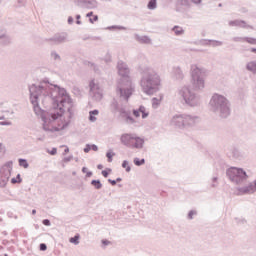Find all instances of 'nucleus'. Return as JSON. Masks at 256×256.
I'll use <instances>...</instances> for the list:
<instances>
[{
    "mask_svg": "<svg viewBox=\"0 0 256 256\" xmlns=\"http://www.w3.org/2000/svg\"><path fill=\"white\" fill-rule=\"evenodd\" d=\"M30 93V102L34 107V111H37L39 108V101H51L52 109L49 112H46L41 115V119L43 121L42 129L44 131H48L50 133H55L59 131H63L69 127V121L65 122L61 128L52 127L49 128L48 123H53V121H57L59 117H63L65 113V103L71 105L73 100L71 96L67 93L65 88H61L59 85L49 83V80L44 79L37 86L36 84H32L29 86Z\"/></svg>",
    "mask_w": 256,
    "mask_h": 256,
    "instance_id": "1",
    "label": "nucleus"
},
{
    "mask_svg": "<svg viewBox=\"0 0 256 256\" xmlns=\"http://www.w3.org/2000/svg\"><path fill=\"white\" fill-rule=\"evenodd\" d=\"M118 75H120V79L117 81L116 85V94L119 96V99L122 101L129 102L133 93H135V85L131 81V70L127 63L123 62V60L118 61L117 63Z\"/></svg>",
    "mask_w": 256,
    "mask_h": 256,
    "instance_id": "2",
    "label": "nucleus"
},
{
    "mask_svg": "<svg viewBox=\"0 0 256 256\" xmlns=\"http://www.w3.org/2000/svg\"><path fill=\"white\" fill-rule=\"evenodd\" d=\"M140 87L146 95H155L161 89V76L151 67H139Z\"/></svg>",
    "mask_w": 256,
    "mask_h": 256,
    "instance_id": "3",
    "label": "nucleus"
},
{
    "mask_svg": "<svg viewBox=\"0 0 256 256\" xmlns=\"http://www.w3.org/2000/svg\"><path fill=\"white\" fill-rule=\"evenodd\" d=\"M210 107L211 111L222 119H227L231 115V104L223 95L214 94L210 100Z\"/></svg>",
    "mask_w": 256,
    "mask_h": 256,
    "instance_id": "4",
    "label": "nucleus"
},
{
    "mask_svg": "<svg viewBox=\"0 0 256 256\" xmlns=\"http://www.w3.org/2000/svg\"><path fill=\"white\" fill-rule=\"evenodd\" d=\"M207 75V69L197 66V64L191 65V78L194 89H205V77Z\"/></svg>",
    "mask_w": 256,
    "mask_h": 256,
    "instance_id": "5",
    "label": "nucleus"
},
{
    "mask_svg": "<svg viewBox=\"0 0 256 256\" xmlns=\"http://www.w3.org/2000/svg\"><path fill=\"white\" fill-rule=\"evenodd\" d=\"M179 95L189 107H199L201 105V96L191 91L189 86H183L179 89Z\"/></svg>",
    "mask_w": 256,
    "mask_h": 256,
    "instance_id": "6",
    "label": "nucleus"
},
{
    "mask_svg": "<svg viewBox=\"0 0 256 256\" xmlns=\"http://www.w3.org/2000/svg\"><path fill=\"white\" fill-rule=\"evenodd\" d=\"M227 177L232 181V183H235L236 185H243L245 181H247L248 177L247 172L241 168H229L226 171Z\"/></svg>",
    "mask_w": 256,
    "mask_h": 256,
    "instance_id": "7",
    "label": "nucleus"
},
{
    "mask_svg": "<svg viewBox=\"0 0 256 256\" xmlns=\"http://www.w3.org/2000/svg\"><path fill=\"white\" fill-rule=\"evenodd\" d=\"M46 43L49 45H63L69 43V34L67 32H58L50 38L45 39Z\"/></svg>",
    "mask_w": 256,
    "mask_h": 256,
    "instance_id": "8",
    "label": "nucleus"
},
{
    "mask_svg": "<svg viewBox=\"0 0 256 256\" xmlns=\"http://www.w3.org/2000/svg\"><path fill=\"white\" fill-rule=\"evenodd\" d=\"M90 96L95 99V101H101L103 99V90L99 87V84H95V80L90 81Z\"/></svg>",
    "mask_w": 256,
    "mask_h": 256,
    "instance_id": "9",
    "label": "nucleus"
},
{
    "mask_svg": "<svg viewBox=\"0 0 256 256\" xmlns=\"http://www.w3.org/2000/svg\"><path fill=\"white\" fill-rule=\"evenodd\" d=\"M74 3L82 9H97L99 7L97 0H74Z\"/></svg>",
    "mask_w": 256,
    "mask_h": 256,
    "instance_id": "10",
    "label": "nucleus"
},
{
    "mask_svg": "<svg viewBox=\"0 0 256 256\" xmlns=\"http://www.w3.org/2000/svg\"><path fill=\"white\" fill-rule=\"evenodd\" d=\"M9 179H11V173L9 172V170H5V168H0L1 189H5V187H7V183H9Z\"/></svg>",
    "mask_w": 256,
    "mask_h": 256,
    "instance_id": "11",
    "label": "nucleus"
},
{
    "mask_svg": "<svg viewBox=\"0 0 256 256\" xmlns=\"http://www.w3.org/2000/svg\"><path fill=\"white\" fill-rule=\"evenodd\" d=\"M120 141L122 145H125V147H128L129 149H132L133 142L135 141V134H122L120 137Z\"/></svg>",
    "mask_w": 256,
    "mask_h": 256,
    "instance_id": "12",
    "label": "nucleus"
},
{
    "mask_svg": "<svg viewBox=\"0 0 256 256\" xmlns=\"http://www.w3.org/2000/svg\"><path fill=\"white\" fill-rule=\"evenodd\" d=\"M184 119V127H193L196 123H199V117L189 114H182Z\"/></svg>",
    "mask_w": 256,
    "mask_h": 256,
    "instance_id": "13",
    "label": "nucleus"
},
{
    "mask_svg": "<svg viewBox=\"0 0 256 256\" xmlns=\"http://www.w3.org/2000/svg\"><path fill=\"white\" fill-rule=\"evenodd\" d=\"M170 124L172 125V127H177L178 129H185L183 114L173 116Z\"/></svg>",
    "mask_w": 256,
    "mask_h": 256,
    "instance_id": "14",
    "label": "nucleus"
},
{
    "mask_svg": "<svg viewBox=\"0 0 256 256\" xmlns=\"http://www.w3.org/2000/svg\"><path fill=\"white\" fill-rule=\"evenodd\" d=\"M239 193H241V195H251L253 193H255L256 191V181L251 182L248 186H244V187H240L238 188Z\"/></svg>",
    "mask_w": 256,
    "mask_h": 256,
    "instance_id": "15",
    "label": "nucleus"
},
{
    "mask_svg": "<svg viewBox=\"0 0 256 256\" xmlns=\"http://www.w3.org/2000/svg\"><path fill=\"white\" fill-rule=\"evenodd\" d=\"M172 76L176 81H183L185 75L183 74V70H181V67L176 66L172 70Z\"/></svg>",
    "mask_w": 256,
    "mask_h": 256,
    "instance_id": "16",
    "label": "nucleus"
},
{
    "mask_svg": "<svg viewBox=\"0 0 256 256\" xmlns=\"http://www.w3.org/2000/svg\"><path fill=\"white\" fill-rule=\"evenodd\" d=\"M144 145H145V139L139 136H134L132 149H143Z\"/></svg>",
    "mask_w": 256,
    "mask_h": 256,
    "instance_id": "17",
    "label": "nucleus"
},
{
    "mask_svg": "<svg viewBox=\"0 0 256 256\" xmlns=\"http://www.w3.org/2000/svg\"><path fill=\"white\" fill-rule=\"evenodd\" d=\"M122 119L125 120L128 125H133L135 123V119L131 117V111H126L124 114L120 115Z\"/></svg>",
    "mask_w": 256,
    "mask_h": 256,
    "instance_id": "18",
    "label": "nucleus"
},
{
    "mask_svg": "<svg viewBox=\"0 0 256 256\" xmlns=\"http://www.w3.org/2000/svg\"><path fill=\"white\" fill-rule=\"evenodd\" d=\"M135 39L136 41H138V43H143L144 45H151V38H149V36H140L136 34Z\"/></svg>",
    "mask_w": 256,
    "mask_h": 256,
    "instance_id": "19",
    "label": "nucleus"
},
{
    "mask_svg": "<svg viewBox=\"0 0 256 256\" xmlns=\"http://www.w3.org/2000/svg\"><path fill=\"white\" fill-rule=\"evenodd\" d=\"M230 27H242L245 29L247 27V23L243 20H232L229 22Z\"/></svg>",
    "mask_w": 256,
    "mask_h": 256,
    "instance_id": "20",
    "label": "nucleus"
},
{
    "mask_svg": "<svg viewBox=\"0 0 256 256\" xmlns=\"http://www.w3.org/2000/svg\"><path fill=\"white\" fill-rule=\"evenodd\" d=\"M246 70L253 75H256V60L250 61L246 64Z\"/></svg>",
    "mask_w": 256,
    "mask_h": 256,
    "instance_id": "21",
    "label": "nucleus"
},
{
    "mask_svg": "<svg viewBox=\"0 0 256 256\" xmlns=\"http://www.w3.org/2000/svg\"><path fill=\"white\" fill-rule=\"evenodd\" d=\"M110 111L111 113H118L119 111V102L115 98L110 103Z\"/></svg>",
    "mask_w": 256,
    "mask_h": 256,
    "instance_id": "22",
    "label": "nucleus"
},
{
    "mask_svg": "<svg viewBox=\"0 0 256 256\" xmlns=\"http://www.w3.org/2000/svg\"><path fill=\"white\" fill-rule=\"evenodd\" d=\"M177 7H184L189 9L191 7V0H176Z\"/></svg>",
    "mask_w": 256,
    "mask_h": 256,
    "instance_id": "23",
    "label": "nucleus"
},
{
    "mask_svg": "<svg viewBox=\"0 0 256 256\" xmlns=\"http://www.w3.org/2000/svg\"><path fill=\"white\" fill-rule=\"evenodd\" d=\"M1 45H10L11 44V37L7 35V32L0 38Z\"/></svg>",
    "mask_w": 256,
    "mask_h": 256,
    "instance_id": "24",
    "label": "nucleus"
},
{
    "mask_svg": "<svg viewBox=\"0 0 256 256\" xmlns=\"http://www.w3.org/2000/svg\"><path fill=\"white\" fill-rule=\"evenodd\" d=\"M172 31L175 33V35L180 36L185 34V30L180 26H174L172 28Z\"/></svg>",
    "mask_w": 256,
    "mask_h": 256,
    "instance_id": "25",
    "label": "nucleus"
},
{
    "mask_svg": "<svg viewBox=\"0 0 256 256\" xmlns=\"http://www.w3.org/2000/svg\"><path fill=\"white\" fill-rule=\"evenodd\" d=\"M147 9L150 11H155L157 9V0H149L147 4Z\"/></svg>",
    "mask_w": 256,
    "mask_h": 256,
    "instance_id": "26",
    "label": "nucleus"
},
{
    "mask_svg": "<svg viewBox=\"0 0 256 256\" xmlns=\"http://www.w3.org/2000/svg\"><path fill=\"white\" fill-rule=\"evenodd\" d=\"M1 169H5V171H9V173H11V171H13V161L6 162Z\"/></svg>",
    "mask_w": 256,
    "mask_h": 256,
    "instance_id": "27",
    "label": "nucleus"
},
{
    "mask_svg": "<svg viewBox=\"0 0 256 256\" xmlns=\"http://www.w3.org/2000/svg\"><path fill=\"white\" fill-rule=\"evenodd\" d=\"M139 111L142 113V119H147L149 117V112H147L145 106L141 105Z\"/></svg>",
    "mask_w": 256,
    "mask_h": 256,
    "instance_id": "28",
    "label": "nucleus"
},
{
    "mask_svg": "<svg viewBox=\"0 0 256 256\" xmlns=\"http://www.w3.org/2000/svg\"><path fill=\"white\" fill-rule=\"evenodd\" d=\"M67 113H68V121H69V124L71 123V120L73 117H75V111L73 110V107H68L67 108Z\"/></svg>",
    "mask_w": 256,
    "mask_h": 256,
    "instance_id": "29",
    "label": "nucleus"
},
{
    "mask_svg": "<svg viewBox=\"0 0 256 256\" xmlns=\"http://www.w3.org/2000/svg\"><path fill=\"white\" fill-rule=\"evenodd\" d=\"M91 185L95 189H102V187H103V184L101 183V180H92Z\"/></svg>",
    "mask_w": 256,
    "mask_h": 256,
    "instance_id": "30",
    "label": "nucleus"
},
{
    "mask_svg": "<svg viewBox=\"0 0 256 256\" xmlns=\"http://www.w3.org/2000/svg\"><path fill=\"white\" fill-rule=\"evenodd\" d=\"M18 163L20 167H24V169H29V162H27V159L20 158L18 160Z\"/></svg>",
    "mask_w": 256,
    "mask_h": 256,
    "instance_id": "31",
    "label": "nucleus"
},
{
    "mask_svg": "<svg viewBox=\"0 0 256 256\" xmlns=\"http://www.w3.org/2000/svg\"><path fill=\"white\" fill-rule=\"evenodd\" d=\"M234 220L237 225H247V219H245L244 217H236L234 218Z\"/></svg>",
    "mask_w": 256,
    "mask_h": 256,
    "instance_id": "32",
    "label": "nucleus"
},
{
    "mask_svg": "<svg viewBox=\"0 0 256 256\" xmlns=\"http://www.w3.org/2000/svg\"><path fill=\"white\" fill-rule=\"evenodd\" d=\"M50 57H51L54 61H61V56H60L59 53H57V51H55V50L51 51Z\"/></svg>",
    "mask_w": 256,
    "mask_h": 256,
    "instance_id": "33",
    "label": "nucleus"
},
{
    "mask_svg": "<svg viewBox=\"0 0 256 256\" xmlns=\"http://www.w3.org/2000/svg\"><path fill=\"white\" fill-rule=\"evenodd\" d=\"M133 163L134 165H136V167H141V165H145V158H142V159L134 158Z\"/></svg>",
    "mask_w": 256,
    "mask_h": 256,
    "instance_id": "34",
    "label": "nucleus"
},
{
    "mask_svg": "<svg viewBox=\"0 0 256 256\" xmlns=\"http://www.w3.org/2000/svg\"><path fill=\"white\" fill-rule=\"evenodd\" d=\"M81 236L79 234H76L74 237H71L69 241L73 243V245H79V239Z\"/></svg>",
    "mask_w": 256,
    "mask_h": 256,
    "instance_id": "35",
    "label": "nucleus"
},
{
    "mask_svg": "<svg viewBox=\"0 0 256 256\" xmlns=\"http://www.w3.org/2000/svg\"><path fill=\"white\" fill-rule=\"evenodd\" d=\"M199 45H202L203 47H209L211 46V39H201L199 41Z\"/></svg>",
    "mask_w": 256,
    "mask_h": 256,
    "instance_id": "36",
    "label": "nucleus"
},
{
    "mask_svg": "<svg viewBox=\"0 0 256 256\" xmlns=\"http://www.w3.org/2000/svg\"><path fill=\"white\" fill-rule=\"evenodd\" d=\"M223 45V42L219 40H210V47H221Z\"/></svg>",
    "mask_w": 256,
    "mask_h": 256,
    "instance_id": "37",
    "label": "nucleus"
},
{
    "mask_svg": "<svg viewBox=\"0 0 256 256\" xmlns=\"http://www.w3.org/2000/svg\"><path fill=\"white\" fill-rule=\"evenodd\" d=\"M161 105V100L158 98H152V107L153 109H157Z\"/></svg>",
    "mask_w": 256,
    "mask_h": 256,
    "instance_id": "38",
    "label": "nucleus"
},
{
    "mask_svg": "<svg viewBox=\"0 0 256 256\" xmlns=\"http://www.w3.org/2000/svg\"><path fill=\"white\" fill-rule=\"evenodd\" d=\"M122 167H123V169H126V173H130L131 172V166H129V161L124 160L122 162Z\"/></svg>",
    "mask_w": 256,
    "mask_h": 256,
    "instance_id": "39",
    "label": "nucleus"
},
{
    "mask_svg": "<svg viewBox=\"0 0 256 256\" xmlns=\"http://www.w3.org/2000/svg\"><path fill=\"white\" fill-rule=\"evenodd\" d=\"M23 179H21V174H17L16 178L11 179L12 185H15V183H21Z\"/></svg>",
    "mask_w": 256,
    "mask_h": 256,
    "instance_id": "40",
    "label": "nucleus"
},
{
    "mask_svg": "<svg viewBox=\"0 0 256 256\" xmlns=\"http://www.w3.org/2000/svg\"><path fill=\"white\" fill-rule=\"evenodd\" d=\"M244 41H246V43H249L250 45H256V38L244 37Z\"/></svg>",
    "mask_w": 256,
    "mask_h": 256,
    "instance_id": "41",
    "label": "nucleus"
},
{
    "mask_svg": "<svg viewBox=\"0 0 256 256\" xmlns=\"http://www.w3.org/2000/svg\"><path fill=\"white\" fill-rule=\"evenodd\" d=\"M194 215H197V210H190L188 212L187 219H189V221L193 220Z\"/></svg>",
    "mask_w": 256,
    "mask_h": 256,
    "instance_id": "42",
    "label": "nucleus"
},
{
    "mask_svg": "<svg viewBox=\"0 0 256 256\" xmlns=\"http://www.w3.org/2000/svg\"><path fill=\"white\" fill-rule=\"evenodd\" d=\"M115 153H111V151H108L106 153V157L108 159V163H112L113 162V157H114Z\"/></svg>",
    "mask_w": 256,
    "mask_h": 256,
    "instance_id": "43",
    "label": "nucleus"
},
{
    "mask_svg": "<svg viewBox=\"0 0 256 256\" xmlns=\"http://www.w3.org/2000/svg\"><path fill=\"white\" fill-rule=\"evenodd\" d=\"M217 181H219V178H218L217 176H214V177L212 178L211 187H213V188L217 187V185H219V183H218Z\"/></svg>",
    "mask_w": 256,
    "mask_h": 256,
    "instance_id": "44",
    "label": "nucleus"
},
{
    "mask_svg": "<svg viewBox=\"0 0 256 256\" xmlns=\"http://www.w3.org/2000/svg\"><path fill=\"white\" fill-rule=\"evenodd\" d=\"M111 168H107V170H102L103 177L107 178L109 177V173H111Z\"/></svg>",
    "mask_w": 256,
    "mask_h": 256,
    "instance_id": "45",
    "label": "nucleus"
},
{
    "mask_svg": "<svg viewBox=\"0 0 256 256\" xmlns=\"http://www.w3.org/2000/svg\"><path fill=\"white\" fill-rule=\"evenodd\" d=\"M108 29H119L120 31H125V29H127V28H125L124 26H110V27H108Z\"/></svg>",
    "mask_w": 256,
    "mask_h": 256,
    "instance_id": "46",
    "label": "nucleus"
},
{
    "mask_svg": "<svg viewBox=\"0 0 256 256\" xmlns=\"http://www.w3.org/2000/svg\"><path fill=\"white\" fill-rule=\"evenodd\" d=\"M43 225H45L46 227H51V220L50 219H44L42 221Z\"/></svg>",
    "mask_w": 256,
    "mask_h": 256,
    "instance_id": "47",
    "label": "nucleus"
},
{
    "mask_svg": "<svg viewBox=\"0 0 256 256\" xmlns=\"http://www.w3.org/2000/svg\"><path fill=\"white\" fill-rule=\"evenodd\" d=\"M232 41L239 43L241 41H245V37H234V38H232Z\"/></svg>",
    "mask_w": 256,
    "mask_h": 256,
    "instance_id": "48",
    "label": "nucleus"
},
{
    "mask_svg": "<svg viewBox=\"0 0 256 256\" xmlns=\"http://www.w3.org/2000/svg\"><path fill=\"white\" fill-rule=\"evenodd\" d=\"M89 121H91V123H95V121H97V117H95V115L89 113Z\"/></svg>",
    "mask_w": 256,
    "mask_h": 256,
    "instance_id": "49",
    "label": "nucleus"
},
{
    "mask_svg": "<svg viewBox=\"0 0 256 256\" xmlns=\"http://www.w3.org/2000/svg\"><path fill=\"white\" fill-rule=\"evenodd\" d=\"M95 21H99V16L98 15H94L93 18H89L90 23H95Z\"/></svg>",
    "mask_w": 256,
    "mask_h": 256,
    "instance_id": "50",
    "label": "nucleus"
},
{
    "mask_svg": "<svg viewBox=\"0 0 256 256\" xmlns=\"http://www.w3.org/2000/svg\"><path fill=\"white\" fill-rule=\"evenodd\" d=\"M39 249H40V251H45V250L47 249V244L41 243V244L39 245Z\"/></svg>",
    "mask_w": 256,
    "mask_h": 256,
    "instance_id": "51",
    "label": "nucleus"
},
{
    "mask_svg": "<svg viewBox=\"0 0 256 256\" xmlns=\"http://www.w3.org/2000/svg\"><path fill=\"white\" fill-rule=\"evenodd\" d=\"M89 151H91V144H86L84 148V153H89Z\"/></svg>",
    "mask_w": 256,
    "mask_h": 256,
    "instance_id": "52",
    "label": "nucleus"
},
{
    "mask_svg": "<svg viewBox=\"0 0 256 256\" xmlns=\"http://www.w3.org/2000/svg\"><path fill=\"white\" fill-rule=\"evenodd\" d=\"M141 113V111H139V108H138V110H133V115H134V117H140V114Z\"/></svg>",
    "mask_w": 256,
    "mask_h": 256,
    "instance_id": "53",
    "label": "nucleus"
},
{
    "mask_svg": "<svg viewBox=\"0 0 256 256\" xmlns=\"http://www.w3.org/2000/svg\"><path fill=\"white\" fill-rule=\"evenodd\" d=\"M0 125H2V126H10V125H12V123H11V121H2V122H0Z\"/></svg>",
    "mask_w": 256,
    "mask_h": 256,
    "instance_id": "54",
    "label": "nucleus"
},
{
    "mask_svg": "<svg viewBox=\"0 0 256 256\" xmlns=\"http://www.w3.org/2000/svg\"><path fill=\"white\" fill-rule=\"evenodd\" d=\"M128 110H126L124 107L119 108L118 113H120V115H123L124 113H127Z\"/></svg>",
    "mask_w": 256,
    "mask_h": 256,
    "instance_id": "55",
    "label": "nucleus"
},
{
    "mask_svg": "<svg viewBox=\"0 0 256 256\" xmlns=\"http://www.w3.org/2000/svg\"><path fill=\"white\" fill-rule=\"evenodd\" d=\"M90 148L92 149V151H99V147L95 144H91Z\"/></svg>",
    "mask_w": 256,
    "mask_h": 256,
    "instance_id": "56",
    "label": "nucleus"
},
{
    "mask_svg": "<svg viewBox=\"0 0 256 256\" xmlns=\"http://www.w3.org/2000/svg\"><path fill=\"white\" fill-rule=\"evenodd\" d=\"M73 159V156H68L63 159L64 163H69Z\"/></svg>",
    "mask_w": 256,
    "mask_h": 256,
    "instance_id": "57",
    "label": "nucleus"
},
{
    "mask_svg": "<svg viewBox=\"0 0 256 256\" xmlns=\"http://www.w3.org/2000/svg\"><path fill=\"white\" fill-rule=\"evenodd\" d=\"M108 183H110V185H112L113 187H115V185H117V181L112 180V179H108Z\"/></svg>",
    "mask_w": 256,
    "mask_h": 256,
    "instance_id": "58",
    "label": "nucleus"
},
{
    "mask_svg": "<svg viewBox=\"0 0 256 256\" xmlns=\"http://www.w3.org/2000/svg\"><path fill=\"white\" fill-rule=\"evenodd\" d=\"M76 19H77V20H76V24H77V25H81V20H79V19H81V15L77 14V15H76Z\"/></svg>",
    "mask_w": 256,
    "mask_h": 256,
    "instance_id": "59",
    "label": "nucleus"
},
{
    "mask_svg": "<svg viewBox=\"0 0 256 256\" xmlns=\"http://www.w3.org/2000/svg\"><path fill=\"white\" fill-rule=\"evenodd\" d=\"M3 103L2 104H0V113H9V111H7V110H5L4 108H3Z\"/></svg>",
    "mask_w": 256,
    "mask_h": 256,
    "instance_id": "60",
    "label": "nucleus"
},
{
    "mask_svg": "<svg viewBox=\"0 0 256 256\" xmlns=\"http://www.w3.org/2000/svg\"><path fill=\"white\" fill-rule=\"evenodd\" d=\"M91 115H99V110L95 109V110H91L89 112Z\"/></svg>",
    "mask_w": 256,
    "mask_h": 256,
    "instance_id": "61",
    "label": "nucleus"
},
{
    "mask_svg": "<svg viewBox=\"0 0 256 256\" xmlns=\"http://www.w3.org/2000/svg\"><path fill=\"white\" fill-rule=\"evenodd\" d=\"M50 155H57V148H52V150L49 152Z\"/></svg>",
    "mask_w": 256,
    "mask_h": 256,
    "instance_id": "62",
    "label": "nucleus"
},
{
    "mask_svg": "<svg viewBox=\"0 0 256 256\" xmlns=\"http://www.w3.org/2000/svg\"><path fill=\"white\" fill-rule=\"evenodd\" d=\"M73 21H74L73 17L69 16L68 17V25H73Z\"/></svg>",
    "mask_w": 256,
    "mask_h": 256,
    "instance_id": "63",
    "label": "nucleus"
},
{
    "mask_svg": "<svg viewBox=\"0 0 256 256\" xmlns=\"http://www.w3.org/2000/svg\"><path fill=\"white\" fill-rule=\"evenodd\" d=\"M111 242L109 240H102V245H104L105 247H107V245H109Z\"/></svg>",
    "mask_w": 256,
    "mask_h": 256,
    "instance_id": "64",
    "label": "nucleus"
}]
</instances>
